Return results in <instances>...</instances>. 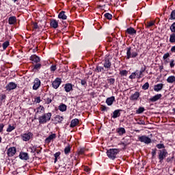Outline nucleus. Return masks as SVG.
Wrapping results in <instances>:
<instances>
[{
    "label": "nucleus",
    "instance_id": "nucleus-31",
    "mask_svg": "<svg viewBox=\"0 0 175 175\" xmlns=\"http://www.w3.org/2000/svg\"><path fill=\"white\" fill-rule=\"evenodd\" d=\"M59 110L60 111H66V105L65 104H62L59 106Z\"/></svg>",
    "mask_w": 175,
    "mask_h": 175
},
{
    "label": "nucleus",
    "instance_id": "nucleus-61",
    "mask_svg": "<svg viewBox=\"0 0 175 175\" xmlns=\"http://www.w3.org/2000/svg\"><path fill=\"white\" fill-rule=\"evenodd\" d=\"M6 98V96L5 95H3L1 96V100H3V99H5Z\"/></svg>",
    "mask_w": 175,
    "mask_h": 175
},
{
    "label": "nucleus",
    "instance_id": "nucleus-29",
    "mask_svg": "<svg viewBox=\"0 0 175 175\" xmlns=\"http://www.w3.org/2000/svg\"><path fill=\"white\" fill-rule=\"evenodd\" d=\"M31 61H33V62H36V64H38V62H40V57L36 56V55H33L31 57Z\"/></svg>",
    "mask_w": 175,
    "mask_h": 175
},
{
    "label": "nucleus",
    "instance_id": "nucleus-1",
    "mask_svg": "<svg viewBox=\"0 0 175 175\" xmlns=\"http://www.w3.org/2000/svg\"><path fill=\"white\" fill-rule=\"evenodd\" d=\"M120 152V149H109L107 151V155L110 159H116L117 158V154Z\"/></svg>",
    "mask_w": 175,
    "mask_h": 175
},
{
    "label": "nucleus",
    "instance_id": "nucleus-50",
    "mask_svg": "<svg viewBox=\"0 0 175 175\" xmlns=\"http://www.w3.org/2000/svg\"><path fill=\"white\" fill-rule=\"evenodd\" d=\"M32 27H33V29H38V28H39V26L38 25V23H33Z\"/></svg>",
    "mask_w": 175,
    "mask_h": 175
},
{
    "label": "nucleus",
    "instance_id": "nucleus-49",
    "mask_svg": "<svg viewBox=\"0 0 175 175\" xmlns=\"http://www.w3.org/2000/svg\"><path fill=\"white\" fill-rule=\"evenodd\" d=\"M97 70H98V72H104L105 68H103V67L98 66V67H97Z\"/></svg>",
    "mask_w": 175,
    "mask_h": 175
},
{
    "label": "nucleus",
    "instance_id": "nucleus-26",
    "mask_svg": "<svg viewBox=\"0 0 175 175\" xmlns=\"http://www.w3.org/2000/svg\"><path fill=\"white\" fill-rule=\"evenodd\" d=\"M116 131L118 132V135H120V136H122V135L126 133L125 129L122 127L117 129Z\"/></svg>",
    "mask_w": 175,
    "mask_h": 175
},
{
    "label": "nucleus",
    "instance_id": "nucleus-23",
    "mask_svg": "<svg viewBox=\"0 0 175 175\" xmlns=\"http://www.w3.org/2000/svg\"><path fill=\"white\" fill-rule=\"evenodd\" d=\"M64 120V117L62 116H57L55 118V124H61V122H62Z\"/></svg>",
    "mask_w": 175,
    "mask_h": 175
},
{
    "label": "nucleus",
    "instance_id": "nucleus-60",
    "mask_svg": "<svg viewBox=\"0 0 175 175\" xmlns=\"http://www.w3.org/2000/svg\"><path fill=\"white\" fill-rule=\"evenodd\" d=\"M36 103H40V97H37L36 98Z\"/></svg>",
    "mask_w": 175,
    "mask_h": 175
},
{
    "label": "nucleus",
    "instance_id": "nucleus-37",
    "mask_svg": "<svg viewBox=\"0 0 175 175\" xmlns=\"http://www.w3.org/2000/svg\"><path fill=\"white\" fill-rule=\"evenodd\" d=\"M170 29L173 33H175V22L170 26Z\"/></svg>",
    "mask_w": 175,
    "mask_h": 175
},
{
    "label": "nucleus",
    "instance_id": "nucleus-45",
    "mask_svg": "<svg viewBox=\"0 0 175 175\" xmlns=\"http://www.w3.org/2000/svg\"><path fill=\"white\" fill-rule=\"evenodd\" d=\"M157 147L159 149L165 148V145H163V144H159L157 145Z\"/></svg>",
    "mask_w": 175,
    "mask_h": 175
},
{
    "label": "nucleus",
    "instance_id": "nucleus-11",
    "mask_svg": "<svg viewBox=\"0 0 175 175\" xmlns=\"http://www.w3.org/2000/svg\"><path fill=\"white\" fill-rule=\"evenodd\" d=\"M15 88H17V85L16 83H14V82H10L6 86V89L8 91H12V90H15Z\"/></svg>",
    "mask_w": 175,
    "mask_h": 175
},
{
    "label": "nucleus",
    "instance_id": "nucleus-28",
    "mask_svg": "<svg viewBox=\"0 0 175 175\" xmlns=\"http://www.w3.org/2000/svg\"><path fill=\"white\" fill-rule=\"evenodd\" d=\"M16 16H11L8 19V23L10 25H12L13 24H16Z\"/></svg>",
    "mask_w": 175,
    "mask_h": 175
},
{
    "label": "nucleus",
    "instance_id": "nucleus-7",
    "mask_svg": "<svg viewBox=\"0 0 175 175\" xmlns=\"http://www.w3.org/2000/svg\"><path fill=\"white\" fill-rule=\"evenodd\" d=\"M142 72L139 70H136L135 72H133L130 76L129 79H142Z\"/></svg>",
    "mask_w": 175,
    "mask_h": 175
},
{
    "label": "nucleus",
    "instance_id": "nucleus-40",
    "mask_svg": "<svg viewBox=\"0 0 175 175\" xmlns=\"http://www.w3.org/2000/svg\"><path fill=\"white\" fill-rule=\"evenodd\" d=\"M84 152H85V149L84 148H81V149L78 151L79 155H83V154H84Z\"/></svg>",
    "mask_w": 175,
    "mask_h": 175
},
{
    "label": "nucleus",
    "instance_id": "nucleus-13",
    "mask_svg": "<svg viewBox=\"0 0 175 175\" xmlns=\"http://www.w3.org/2000/svg\"><path fill=\"white\" fill-rule=\"evenodd\" d=\"M64 90L66 92H70V91H73V85L72 83H66L64 86Z\"/></svg>",
    "mask_w": 175,
    "mask_h": 175
},
{
    "label": "nucleus",
    "instance_id": "nucleus-44",
    "mask_svg": "<svg viewBox=\"0 0 175 175\" xmlns=\"http://www.w3.org/2000/svg\"><path fill=\"white\" fill-rule=\"evenodd\" d=\"M169 57H170V54H169V53H167L164 54V55L163 57V59H167V58H169Z\"/></svg>",
    "mask_w": 175,
    "mask_h": 175
},
{
    "label": "nucleus",
    "instance_id": "nucleus-10",
    "mask_svg": "<svg viewBox=\"0 0 175 175\" xmlns=\"http://www.w3.org/2000/svg\"><path fill=\"white\" fill-rule=\"evenodd\" d=\"M40 80L38 78H36L33 81V90H38L40 87Z\"/></svg>",
    "mask_w": 175,
    "mask_h": 175
},
{
    "label": "nucleus",
    "instance_id": "nucleus-24",
    "mask_svg": "<svg viewBox=\"0 0 175 175\" xmlns=\"http://www.w3.org/2000/svg\"><path fill=\"white\" fill-rule=\"evenodd\" d=\"M51 27H52V28H58V22L56 20H52L51 21Z\"/></svg>",
    "mask_w": 175,
    "mask_h": 175
},
{
    "label": "nucleus",
    "instance_id": "nucleus-22",
    "mask_svg": "<svg viewBox=\"0 0 175 175\" xmlns=\"http://www.w3.org/2000/svg\"><path fill=\"white\" fill-rule=\"evenodd\" d=\"M120 111H122L121 109H116L113 111V118H117L118 117H120V116H121V113H120Z\"/></svg>",
    "mask_w": 175,
    "mask_h": 175
},
{
    "label": "nucleus",
    "instance_id": "nucleus-35",
    "mask_svg": "<svg viewBox=\"0 0 175 175\" xmlns=\"http://www.w3.org/2000/svg\"><path fill=\"white\" fill-rule=\"evenodd\" d=\"M3 50H6L8 47L9 46V41H5L4 43L2 44Z\"/></svg>",
    "mask_w": 175,
    "mask_h": 175
},
{
    "label": "nucleus",
    "instance_id": "nucleus-54",
    "mask_svg": "<svg viewBox=\"0 0 175 175\" xmlns=\"http://www.w3.org/2000/svg\"><path fill=\"white\" fill-rule=\"evenodd\" d=\"M154 22H149V23H148L147 27L150 28V27H152V25H154Z\"/></svg>",
    "mask_w": 175,
    "mask_h": 175
},
{
    "label": "nucleus",
    "instance_id": "nucleus-57",
    "mask_svg": "<svg viewBox=\"0 0 175 175\" xmlns=\"http://www.w3.org/2000/svg\"><path fill=\"white\" fill-rule=\"evenodd\" d=\"M5 126V125L2 123L0 124V133L1 132H2V131H3V127Z\"/></svg>",
    "mask_w": 175,
    "mask_h": 175
},
{
    "label": "nucleus",
    "instance_id": "nucleus-15",
    "mask_svg": "<svg viewBox=\"0 0 175 175\" xmlns=\"http://www.w3.org/2000/svg\"><path fill=\"white\" fill-rule=\"evenodd\" d=\"M19 157L21 159H23L24 161H28V159H29V156H28V153L26 152H21Z\"/></svg>",
    "mask_w": 175,
    "mask_h": 175
},
{
    "label": "nucleus",
    "instance_id": "nucleus-19",
    "mask_svg": "<svg viewBox=\"0 0 175 175\" xmlns=\"http://www.w3.org/2000/svg\"><path fill=\"white\" fill-rule=\"evenodd\" d=\"M126 33L129 35H136V30L133 27H130L126 29Z\"/></svg>",
    "mask_w": 175,
    "mask_h": 175
},
{
    "label": "nucleus",
    "instance_id": "nucleus-16",
    "mask_svg": "<svg viewBox=\"0 0 175 175\" xmlns=\"http://www.w3.org/2000/svg\"><path fill=\"white\" fill-rule=\"evenodd\" d=\"M115 100H116V98L114 96H111L107 98L106 103L108 106H111V105H113V103Z\"/></svg>",
    "mask_w": 175,
    "mask_h": 175
},
{
    "label": "nucleus",
    "instance_id": "nucleus-52",
    "mask_svg": "<svg viewBox=\"0 0 175 175\" xmlns=\"http://www.w3.org/2000/svg\"><path fill=\"white\" fill-rule=\"evenodd\" d=\"M61 155V152H56L55 154H54V157L56 159H58L59 158V156Z\"/></svg>",
    "mask_w": 175,
    "mask_h": 175
},
{
    "label": "nucleus",
    "instance_id": "nucleus-17",
    "mask_svg": "<svg viewBox=\"0 0 175 175\" xmlns=\"http://www.w3.org/2000/svg\"><path fill=\"white\" fill-rule=\"evenodd\" d=\"M161 98H162V94H159L150 98V102H157V100H159Z\"/></svg>",
    "mask_w": 175,
    "mask_h": 175
},
{
    "label": "nucleus",
    "instance_id": "nucleus-53",
    "mask_svg": "<svg viewBox=\"0 0 175 175\" xmlns=\"http://www.w3.org/2000/svg\"><path fill=\"white\" fill-rule=\"evenodd\" d=\"M137 124L139 125H146V122H144V120H139Z\"/></svg>",
    "mask_w": 175,
    "mask_h": 175
},
{
    "label": "nucleus",
    "instance_id": "nucleus-12",
    "mask_svg": "<svg viewBox=\"0 0 175 175\" xmlns=\"http://www.w3.org/2000/svg\"><path fill=\"white\" fill-rule=\"evenodd\" d=\"M7 154L8 157H13L16 154V148L12 147L8 150Z\"/></svg>",
    "mask_w": 175,
    "mask_h": 175
},
{
    "label": "nucleus",
    "instance_id": "nucleus-42",
    "mask_svg": "<svg viewBox=\"0 0 175 175\" xmlns=\"http://www.w3.org/2000/svg\"><path fill=\"white\" fill-rule=\"evenodd\" d=\"M108 83H109V84H114L116 79L114 78H111L107 79Z\"/></svg>",
    "mask_w": 175,
    "mask_h": 175
},
{
    "label": "nucleus",
    "instance_id": "nucleus-5",
    "mask_svg": "<svg viewBox=\"0 0 175 175\" xmlns=\"http://www.w3.org/2000/svg\"><path fill=\"white\" fill-rule=\"evenodd\" d=\"M33 134L31 132H28L27 133H23L21 135V137L23 142H29L31 140V137H32Z\"/></svg>",
    "mask_w": 175,
    "mask_h": 175
},
{
    "label": "nucleus",
    "instance_id": "nucleus-51",
    "mask_svg": "<svg viewBox=\"0 0 175 175\" xmlns=\"http://www.w3.org/2000/svg\"><path fill=\"white\" fill-rule=\"evenodd\" d=\"M170 68H174V59L170 61Z\"/></svg>",
    "mask_w": 175,
    "mask_h": 175
},
{
    "label": "nucleus",
    "instance_id": "nucleus-36",
    "mask_svg": "<svg viewBox=\"0 0 175 175\" xmlns=\"http://www.w3.org/2000/svg\"><path fill=\"white\" fill-rule=\"evenodd\" d=\"M143 111H144V107H140L136 111V113H137V114H142V113H143Z\"/></svg>",
    "mask_w": 175,
    "mask_h": 175
},
{
    "label": "nucleus",
    "instance_id": "nucleus-56",
    "mask_svg": "<svg viewBox=\"0 0 175 175\" xmlns=\"http://www.w3.org/2000/svg\"><path fill=\"white\" fill-rule=\"evenodd\" d=\"M57 70V66H52L51 67V70H52V72H55V70Z\"/></svg>",
    "mask_w": 175,
    "mask_h": 175
},
{
    "label": "nucleus",
    "instance_id": "nucleus-63",
    "mask_svg": "<svg viewBox=\"0 0 175 175\" xmlns=\"http://www.w3.org/2000/svg\"><path fill=\"white\" fill-rule=\"evenodd\" d=\"M170 161H172V159L170 158L167 159V162H170Z\"/></svg>",
    "mask_w": 175,
    "mask_h": 175
},
{
    "label": "nucleus",
    "instance_id": "nucleus-62",
    "mask_svg": "<svg viewBox=\"0 0 175 175\" xmlns=\"http://www.w3.org/2000/svg\"><path fill=\"white\" fill-rule=\"evenodd\" d=\"M85 172H90V170H91L90 168H88V167H87L85 169Z\"/></svg>",
    "mask_w": 175,
    "mask_h": 175
},
{
    "label": "nucleus",
    "instance_id": "nucleus-14",
    "mask_svg": "<svg viewBox=\"0 0 175 175\" xmlns=\"http://www.w3.org/2000/svg\"><path fill=\"white\" fill-rule=\"evenodd\" d=\"M55 137H57L55 134L53 133L52 135H50L48 137L46 138L45 143L49 144V143H51V140H54V139H55Z\"/></svg>",
    "mask_w": 175,
    "mask_h": 175
},
{
    "label": "nucleus",
    "instance_id": "nucleus-32",
    "mask_svg": "<svg viewBox=\"0 0 175 175\" xmlns=\"http://www.w3.org/2000/svg\"><path fill=\"white\" fill-rule=\"evenodd\" d=\"M170 43H175V33H173L170 36Z\"/></svg>",
    "mask_w": 175,
    "mask_h": 175
},
{
    "label": "nucleus",
    "instance_id": "nucleus-20",
    "mask_svg": "<svg viewBox=\"0 0 175 175\" xmlns=\"http://www.w3.org/2000/svg\"><path fill=\"white\" fill-rule=\"evenodd\" d=\"M162 88H163V85L162 83H159L154 85V90L156 91V92H159Z\"/></svg>",
    "mask_w": 175,
    "mask_h": 175
},
{
    "label": "nucleus",
    "instance_id": "nucleus-46",
    "mask_svg": "<svg viewBox=\"0 0 175 175\" xmlns=\"http://www.w3.org/2000/svg\"><path fill=\"white\" fill-rule=\"evenodd\" d=\"M42 66L41 64H37L34 66L33 69H40V67Z\"/></svg>",
    "mask_w": 175,
    "mask_h": 175
},
{
    "label": "nucleus",
    "instance_id": "nucleus-2",
    "mask_svg": "<svg viewBox=\"0 0 175 175\" xmlns=\"http://www.w3.org/2000/svg\"><path fill=\"white\" fill-rule=\"evenodd\" d=\"M51 116H52L51 113H47L40 116L39 118L40 124H46V122H48V121H50V120H51Z\"/></svg>",
    "mask_w": 175,
    "mask_h": 175
},
{
    "label": "nucleus",
    "instance_id": "nucleus-64",
    "mask_svg": "<svg viewBox=\"0 0 175 175\" xmlns=\"http://www.w3.org/2000/svg\"><path fill=\"white\" fill-rule=\"evenodd\" d=\"M58 159L55 158V161H54V163H57V161Z\"/></svg>",
    "mask_w": 175,
    "mask_h": 175
},
{
    "label": "nucleus",
    "instance_id": "nucleus-48",
    "mask_svg": "<svg viewBox=\"0 0 175 175\" xmlns=\"http://www.w3.org/2000/svg\"><path fill=\"white\" fill-rule=\"evenodd\" d=\"M127 73H128V71H126L125 70L120 72V75L122 76H126Z\"/></svg>",
    "mask_w": 175,
    "mask_h": 175
},
{
    "label": "nucleus",
    "instance_id": "nucleus-30",
    "mask_svg": "<svg viewBox=\"0 0 175 175\" xmlns=\"http://www.w3.org/2000/svg\"><path fill=\"white\" fill-rule=\"evenodd\" d=\"M167 81L171 84H172V83H175V77L174 76H170L167 79Z\"/></svg>",
    "mask_w": 175,
    "mask_h": 175
},
{
    "label": "nucleus",
    "instance_id": "nucleus-43",
    "mask_svg": "<svg viewBox=\"0 0 175 175\" xmlns=\"http://www.w3.org/2000/svg\"><path fill=\"white\" fill-rule=\"evenodd\" d=\"M51 102H53V100L51 99V96L48 97L46 100V103H47V105H50Z\"/></svg>",
    "mask_w": 175,
    "mask_h": 175
},
{
    "label": "nucleus",
    "instance_id": "nucleus-8",
    "mask_svg": "<svg viewBox=\"0 0 175 175\" xmlns=\"http://www.w3.org/2000/svg\"><path fill=\"white\" fill-rule=\"evenodd\" d=\"M120 144H122V146H124V147H126V146H129V144H131V137H125L123 139V142H122Z\"/></svg>",
    "mask_w": 175,
    "mask_h": 175
},
{
    "label": "nucleus",
    "instance_id": "nucleus-6",
    "mask_svg": "<svg viewBox=\"0 0 175 175\" xmlns=\"http://www.w3.org/2000/svg\"><path fill=\"white\" fill-rule=\"evenodd\" d=\"M138 139L139 140V142H141V143H145V144H150V143H151V138L146 135L139 137Z\"/></svg>",
    "mask_w": 175,
    "mask_h": 175
},
{
    "label": "nucleus",
    "instance_id": "nucleus-41",
    "mask_svg": "<svg viewBox=\"0 0 175 175\" xmlns=\"http://www.w3.org/2000/svg\"><path fill=\"white\" fill-rule=\"evenodd\" d=\"M170 19L175 20V10H173L170 14Z\"/></svg>",
    "mask_w": 175,
    "mask_h": 175
},
{
    "label": "nucleus",
    "instance_id": "nucleus-33",
    "mask_svg": "<svg viewBox=\"0 0 175 175\" xmlns=\"http://www.w3.org/2000/svg\"><path fill=\"white\" fill-rule=\"evenodd\" d=\"M104 16L105 18H107V20H111V18H113V15H111V14L109 13H105Z\"/></svg>",
    "mask_w": 175,
    "mask_h": 175
},
{
    "label": "nucleus",
    "instance_id": "nucleus-25",
    "mask_svg": "<svg viewBox=\"0 0 175 175\" xmlns=\"http://www.w3.org/2000/svg\"><path fill=\"white\" fill-rule=\"evenodd\" d=\"M58 18H61L62 20H66L68 16H66L64 11H62L58 15Z\"/></svg>",
    "mask_w": 175,
    "mask_h": 175
},
{
    "label": "nucleus",
    "instance_id": "nucleus-38",
    "mask_svg": "<svg viewBox=\"0 0 175 175\" xmlns=\"http://www.w3.org/2000/svg\"><path fill=\"white\" fill-rule=\"evenodd\" d=\"M15 127L12 125H9L8 128L7 129V132H12V131H14Z\"/></svg>",
    "mask_w": 175,
    "mask_h": 175
},
{
    "label": "nucleus",
    "instance_id": "nucleus-59",
    "mask_svg": "<svg viewBox=\"0 0 175 175\" xmlns=\"http://www.w3.org/2000/svg\"><path fill=\"white\" fill-rule=\"evenodd\" d=\"M146 71V67L142 68L139 72L143 75V73Z\"/></svg>",
    "mask_w": 175,
    "mask_h": 175
},
{
    "label": "nucleus",
    "instance_id": "nucleus-47",
    "mask_svg": "<svg viewBox=\"0 0 175 175\" xmlns=\"http://www.w3.org/2000/svg\"><path fill=\"white\" fill-rule=\"evenodd\" d=\"M152 155L153 158L157 155V148L152 150Z\"/></svg>",
    "mask_w": 175,
    "mask_h": 175
},
{
    "label": "nucleus",
    "instance_id": "nucleus-21",
    "mask_svg": "<svg viewBox=\"0 0 175 175\" xmlns=\"http://www.w3.org/2000/svg\"><path fill=\"white\" fill-rule=\"evenodd\" d=\"M77 125H79V119L75 118L71 120V122H70L71 128H75V126H77Z\"/></svg>",
    "mask_w": 175,
    "mask_h": 175
},
{
    "label": "nucleus",
    "instance_id": "nucleus-27",
    "mask_svg": "<svg viewBox=\"0 0 175 175\" xmlns=\"http://www.w3.org/2000/svg\"><path fill=\"white\" fill-rule=\"evenodd\" d=\"M111 66V62H110L109 59L105 60V63H104V68H105V69H110Z\"/></svg>",
    "mask_w": 175,
    "mask_h": 175
},
{
    "label": "nucleus",
    "instance_id": "nucleus-9",
    "mask_svg": "<svg viewBox=\"0 0 175 175\" xmlns=\"http://www.w3.org/2000/svg\"><path fill=\"white\" fill-rule=\"evenodd\" d=\"M61 79L59 78H57L53 83H52V85L53 87V88H55V90H57V88H58V87H59V85H61Z\"/></svg>",
    "mask_w": 175,
    "mask_h": 175
},
{
    "label": "nucleus",
    "instance_id": "nucleus-55",
    "mask_svg": "<svg viewBox=\"0 0 175 175\" xmlns=\"http://www.w3.org/2000/svg\"><path fill=\"white\" fill-rule=\"evenodd\" d=\"M81 85H85V84H87V81H85V79H82L81 81Z\"/></svg>",
    "mask_w": 175,
    "mask_h": 175
},
{
    "label": "nucleus",
    "instance_id": "nucleus-34",
    "mask_svg": "<svg viewBox=\"0 0 175 175\" xmlns=\"http://www.w3.org/2000/svg\"><path fill=\"white\" fill-rule=\"evenodd\" d=\"M69 152H70V146H68L64 148V153L66 154H69Z\"/></svg>",
    "mask_w": 175,
    "mask_h": 175
},
{
    "label": "nucleus",
    "instance_id": "nucleus-39",
    "mask_svg": "<svg viewBox=\"0 0 175 175\" xmlns=\"http://www.w3.org/2000/svg\"><path fill=\"white\" fill-rule=\"evenodd\" d=\"M150 87V83L148 82H146L143 86H142V90H148Z\"/></svg>",
    "mask_w": 175,
    "mask_h": 175
},
{
    "label": "nucleus",
    "instance_id": "nucleus-18",
    "mask_svg": "<svg viewBox=\"0 0 175 175\" xmlns=\"http://www.w3.org/2000/svg\"><path fill=\"white\" fill-rule=\"evenodd\" d=\"M139 96H140V93L138 92H135L133 95L131 96L130 99L131 100H137L139 98Z\"/></svg>",
    "mask_w": 175,
    "mask_h": 175
},
{
    "label": "nucleus",
    "instance_id": "nucleus-4",
    "mask_svg": "<svg viewBox=\"0 0 175 175\" xmlns=\"http://www.w3.org/2000/svg\"><path fill=\"white\" fill-rule=\"evenodd\" d=\"M167 155V151H166L165 149L159 150V159L161 163H162V161H163V159H165V158H166Z\"/></svg>",
    "mask_w": 175,
    "mask_h": 175
},
{
    "label": "nucleus",
    "instance_id": "nucleus-3",
    "mask_svg": "<svg viewBox=\"0 0 175 175\" xmlns=\"http://www.w3.org/2000/svg\"><path fill=\"white\" fill-rule=\"evenodd\" d=\"M137 52L132 51V49L131 47L127 48L126 51V59H130V58H136L137 57Z\"/></svg>",
    "mask_w": 175,
    "mask_h": 175
},
{
    "label": "nucleus",
    "instance_id": "nucleus-58",
    "mask_svg": "<svg viewBox=\"0 0 175 175\" xmlns=\"http://www.w3.org/2000/svg\"><path fill=\"white\" fill-rule=\"evenodd\" d=\"M101 111H107V107L106 106H102L101 107Z\"/></svg>",
    "mask_w": 175,
    "mask_h": 175
}]
</instances>
